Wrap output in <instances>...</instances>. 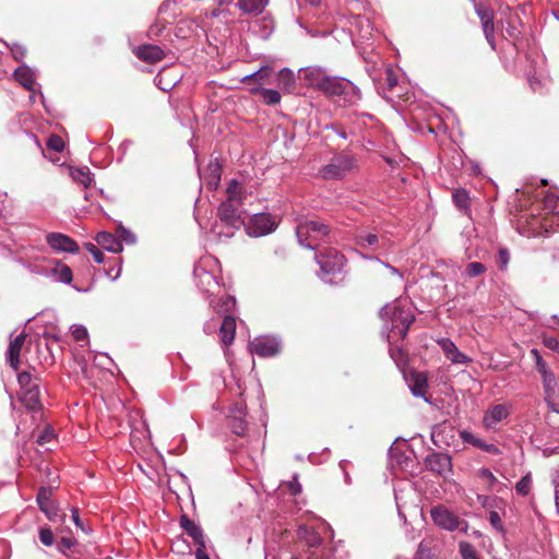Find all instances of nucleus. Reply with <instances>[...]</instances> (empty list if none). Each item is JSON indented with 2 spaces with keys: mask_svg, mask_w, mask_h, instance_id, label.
I'll return each mask as SVG.
<instances>
[{
  "mask_svg": "<svg viewBox=\"0 0 559 559\" xmlns=\"http://www.w3.org/2000/svg\"><path fill=\"white\" fill-rule=\"evenodd\" d=\"M438 345L442 348L445 357L454 364H467L471 361L465 354L461 353L450 338H441Z\"/></svg>",
  "mask_w": 559,
  "mask_h": 559,
  "instance_id": "nucleus-17",
  "label": "nucleus"
},
{
  "mask_svg": "<svg viewBox=\"0 0 559 559\" xmlns=\"http://www.w3.org/2000/svg\"><path fill=\"white\" fill-rule=\"evenodd\" d=\"M430 515L433 523L444 530L455 531L460 528L461 524H464L462 530L466 531L468 525L466 522L460 521V519L448 510L443 506H436L430 510Z\"/></svg>",
  "mask_w": 559,
  "mask_h": 559,
  "instance_id": "nucleus-6",
  "label": "nucleus"
},
{
  "mask_svg": "<svg viewBox=\"0 0 559 559\" xmlns=\"http://www.w3.org/2000/svg\"><path fill=\"white\" fill-rule=\"evenodd\" d=\"M53 274L57 276V280L64 284H70L72 282V271L66 265L61 264L53 269Z\"/></svg>",
  "mask_w": 559,
  "mask_h": 559,
  "instance_id": "nucleus-33",
  "label": "nucleus"
},
{
  "mask_svg": "<svg viewBox=\"0 0 559 559\" xmlns=\"http://www.w3.org/2000/svg\"><path fill=\"white\" fill-rule=\"evenodd\" d=\"M415 318L413 314L403 311L402 309L394 307L392 312L393 328L389 337L399 336L405 338L408 332L409 325L414 322Z\"/></svg>",
  "mask_w": 559,
  "mask_h": 559,
  "instance_id": "nucleus-10",
  "label": "nucleus"
},
{
  "mask_svg": "<svg viewBox=\"0 0 559 559\" xmlns=\"http://www.w3.org/2000/svg\"><path fill=\"white\" fill-rule=\"evenodd\" d=\"M17 382L21 388L20 400L26 408L32 412L41 408L40 390L38 377H33L31 372L23 371L17 374Z\"/></svg>",
  "mask_w": 559,
  "mask_h": 559,
  "instance_id": "nucleus-2",
  "label": "nucleus"
},
{
  "mask_svg": "<svg viewBox=\"0 0 559 559\" xmlns=\"http://www.w3.org/2000/svg\"><path fill=\"white\" fill-rule=\"evenodd\" d=\"M312 86L328 96H340L345 93L348 83L340 78L317 74L311 81Z\"/></svg>",
  "mask_w": 559,
  "mask_h": 559,
  "instance_id": "nucleus-7",
  "label": "nucleus"
},
{
  "mask_svg": "<svg viewBox=\"0 0 559 559\" xmlns=\"http://www.w3.org/2000/svg\"><path fill=\"white\" fill-rule=\"evenodd\" d=\"M246 407L242 402H238L230 411L229 426L237 436H245L247 431Z\"/></svg>",
  "mask_w": 559,
  "mask_h": 559,
  "instance_id": "nucleus-14",
  "label": "nucleus"
},
{
  "mask_svg": "<svg viewBox=\"0 0 559 559\" xmlns=\"http://www.w3.org/2000/svg\"><path fill=\"white\" fill-rule=\"evenodd\" d=\"M357 240L361 248L376 247L379 243V237L376 234H360Z\"/></svg>",
  "mask_w": 559,
  "mask_h": 559,
  "instance_id": "nucleus-37",
  "label": "nucleus"
},
{
  "mask_svg": "<svg viewBox=\"0 0 559 559\" xmlns=\"http://www.w3.org/2000/svg\"><path fill=\"white\" fill-rule=\"evenodd\" d=\"M480 450H483L487 453H490V454H496V455L501 453L500 449L497 445L491 444V443L490 444L486 443L485 441L483 442Z\"/></svg>",
  "mask_w": 559,
  "mask_h": 559,
  "instance_id": "nucleus-57",
  "label": "nucleus"
},
{
  "mask_svg": "<svg viewBox=\"0 0 559 559\" xmlns=\"http://www.w3.org/2000/svg\"><path fill=\"white\" fill-rule=\"evenodd\" d=\"M509 415L508 408L502 404H497L489 408L484 416V425L491 428Z\"/></svg>",
  "mask_w": 559,
  "mask_h": 559,
  "instance_id": "nucleus-23",
  "label": "nucleus"
},
{
  "mask_svg": "<svg viewBox=\"0 0 559 559\" xmlns=\"http://www.w3.org/2000/svg\"><path fill=\"white\" fill-rule=\"evenodd\" d=\"M216 328H217V323L214 320H210V321L205 322L203 329L206 334H212L215 332Z\"/></svg>",
  "mask_w": 559,
  "mask_h": 559,
  "instance_id": "nucleus-60",
  "label": "nucleus"
},
{
  "mask_svg": "<svg viewBox=\"0 0 559 559\" xmlns=\"http://www.w3.org/2000/svg\"><path fill=\"white\" fill-rule=\"evenodd\" d=\"M452 199L455 205L460 210H467L469 207V195L468 192L464 189H456L452 193Z\"/></svg>",
  "mask_w": 559,
  "mask_h": 559,
  "instance_id": "nucleus-31",
  "label": "nucleus"
},
{
  "mask_svg": "<svg viewBox=\"0 0 559 559\" xmlns=\"http://www.w3.org/2000/svg\"><path fill=\"white\" fill-rule=\"evenodd\" d=\"M543 202L545 209L549 210L550 212H555L558 207L559 197L555 193H547L544 197Z\"/></svg>",
  "mask_w": 559,
  "mask_h": 559,
  "instance_id": "nucleus-45",
  "label": "nucleus"
},
{
  "mask_svg": "<svg viewBox=\"0 0 559 559\" xmlns=\"http://www.w3.org/2000/svg\"><path fill=\"white\" fill-rule=\"evenodd\" d=\"M71 334L78 342L85 341L88 335L86 328L83 325H73Z\"/></svg>",
  "mask_w": 559,
  "mask_h": 559,
  "instance_id": "nucleus-47",
  "label": "nucleus"
},
{
  "mask_svg": "<svg viewBox=\"0 0 559 559\" xmlns=\"http://www.w3.org/2000/svg\"><path fill=\"white\" fill-rule=\"evenodd\" d=\"M278 341L274 336L261 335L250 342L249 348L253 355L262 358L273 357L278 352Z\"/></svg>",
  "mask_w": 559,
  "mask_h": 559,
  "instance_id": "nucleus-9",
  "label": "nucleus"
},
{
  "mask_svg": "<svg viewBox=\"0 0 559 559\" xmlns=\"http://www.w3.org/2000/svg\"><path fill=\"white\" fill-rule=\"evenodd\" d=\"M84 247L93 255L94 261L96 263L100 264V263L104 262V253L102 252V250L97 246H95L92 242H86L84 245Z\"/></svg>",
  "mask_w": 559,
  "mask_h": 559,
  "instance_id": "nucleus-46",
  "label": "nucleus"
},
{
  "mask_svg": "<svg viewBox=\"0 0 559 559\" xmlns=\"http://www.w3.org/2000/svg\"><path fill=\"white\" fill-rule=\"evenodd\" d=\"M285 486L293 496H297L302 491L301 485L298 483L296 475H293V479L286 481Z\"/></svg>",
  "mask_w": 559,
  "mask_h": 559,
  "instance_id": "nucleus-48",
  "label": "nucleus"
},
{
  "mask_svg": "<svg viewBox=\"0 0 559 559\" xmlns=\"http://www.w3.org/2000/svg\"><path fill=\"white\" fill-rule=\"evenodd\" d=\"M46 241L51 249L58 252L76 253L79 251L75 240L61 233H49L46 236Z\"/></svg>",
  "mask_w": 559,
  "mask_h": 559,
  "instance_id": "nucleus-12",
  "label": "nucleus"
},
{
  "mask_svg": "<svg viewBox=\"0 0 559 559\" xmlns=\"http://www.w3.org/2000/svg\"><path fill=\"white\" fill-rule=\"evenodd\" d=\"M51 489L41 487L37 493V503L41 512L46 514L48 520L52 523L63 524L66 521V514H59V510L53 501L50 499Z\"/></svg>",
  "mask_w": 559,
  "mask_h": 559,
  "instance_id": "nucleus-8",
  "label": "nucleus"
},
{
  "mask_svg": "<svg viewBox=\"0 0 559 559\" xmlns=\"http://www.w3.org/2000/svg\"><path fill=\"white\" fill-rule=\"evenodd\" d=\"M76 545V540L73 539V538H70V537H62L60 539V542L58 543V550L68 556V557H72L71 554H69L68 551L74 547Z\"/></svg>",
  "mask_w": 559,
  "mask_h": 559,
  "instance_id": "nucleus-42",
  "label": "nucleus"
},
{
  "mask_svg": "<svg viewBox=\"0 0 559 559\" xmlns=\"http://www.w3.org/2000/svg\"><path fill=\"white\" fill-rule=\"evenodd\" d=\"M195 558L197 559H210L207 552H206V546L205 543L202 544V546H198L195 550Z\"/></svg>",
  "mask_w": 559,
  "mask_h": 559,
  "instance_id": "nucleus-58",
  "label": "nucleus"
},
{
  "mask_svg": "<svg viewBox=\"0 0 559 559\" xmlns=\"http://www.w3.org/2000/svg\"><path fill=\"white\" fill-rule=\"evenodd\" d=\"M356 166L355 158L349 154H338L321 169V177L325 180L342 179Z\"/></svg>",
  "mask_w": 559,
  "mask_h": 559,
  "instance_id": "nucleus-3",
  "label": "nucleus"
},
{
  "mask_svg": "<svg viewBox=\"0 0 559 559\" xmlns=\"http://www.w3.org/2000/svg\"><path fill=\"white\" fill-rule=\"evenodd\" d=\"M509 262V252L507 249H500L499 251V263L501 267H506Z\"/></svg>",
  "mask_w": 559,
  "mask_h": 559,
  "instance_id": "nucleus-59",
  "label": "nucleus"
},
{
  "mask_svg": "<svg viewBox=\"0 0 559 559\" xmlns=\"http://www.w3.org/2000/svg\"><path fill=\"white\" fill-rule=\"evenodd\" d=\"M71 516H72V521L74 522V524L81 528L83 532H85V527L83 525V522L81 521L80 519V514H79V510L76 508H72L71 510Z\"/></svg>",
  "mask_w": 559,
  "mask_h": 559,
  "instance_id": "nucleus-55",
  "label": "nucleus"
},
{
  "mask_svg": "<svg viewBox=\"0 0 559 559\" xmlns=\"http://www.w3.org/2000/svg\"><path fill=\"white\" fill-rule=\"evenodd\" d=\"M425 465L427 469L438 475H443L452 469L451 456L440 452L429 454L425 459Z\"/></svg>",
  "mask_w": 559,
  "mask_h": 559,
  "instance_id": "nucleus-13",
  "label": "nucleus"
},
{
  "mask_svg": "<svg viewBox=\"0 0 559 559\" xmlns=\"http://www.w3.org/2000/svg\"><path fill=\"white\" fill-rule=\"evenodd\" d=\"M195 277L199 280V285L203 286L202 289L206 293H213L215 287H218V283L215 276L205 271L204 269H197L194 271Z\"/></svg>",
  "mask_w": 559,
  "mask_h": 559,
  "instance_id": "nucleus-25",
  "label": "nucleus"
},
{
  "mask_svg": "<svg viewBox=\"0 0 559 559\" xmlns=\"http://www.w3.org/2000/svg\"><path fill=\"white\" fill-rule=\"evenodd\" d=\"M532 354L536 356V359H537V369L538 371L543 374V377L545 376V372H549L546 368V364L545 361H543L542 357L539 356L538 354V350L537 349H533L532 350Z\"/></svg>",
  "mask_w": 559,
  "mask_h": 559,
  "instance_id": "nucleus-54",
  "label": "nucleus"
},
{
  "mask_svg": "<svg viewBox=\"0 0 559 559\" xmlns=\"http://www.w3.org/2000/svg\"><path fill=\"white\" fill-rule=\"evenodd\" d=\"M219 181H221L219 168L217 166H215L212 170V174L210 176V180L207 181V185L211 188L216 189L219 185Z\"/></svg>",
  "mask_w": 559,
  "mask_h": 559,
  "instance_id": "nucleus-51",
  "label": "nucleus"
},
{
  "mask_svg": "<svg viewBox=\"0 0 559 559\" xmlns=\"http://www.w3.org/2000/svg\"><path fill=\"white\" fill-rule=\"evenodd\" d=\"M71 177L84 188H88L93 182V178L87 169L75 168L71 170Z\"/></svg>",
  "mask_w": 559,
  "mask_h": 559,
  "instance_id": "nucleus-30",
  "label": "nucleus"
},
{
  "mask_svg": "<svg viewBox=\"0 0 559 559\" xmlns=\"http://www.w3.org/2000/svg\"><path fill=\"white\" fill-rule=\"evenodd\" d=\"M543 384L546 393V400L551 399L555 395V389L557 385V381L552 372H545V376L543 377Z\"/></svg>",
  "mask_w": 559,
  "mask_h": 559,
  "instance_id": "nucleus-32",
  "label": "nucleus"
},
{
  "mask_svg": "<svg viewBox=\"0 0 559 559\" xmlns=\"http://www.w3.org/2000/svg\"><path fill=\"white\" fill-rule=\"evenodd\" d=\"M181 528L194 540L198 546L205 543L203 531L199 524L190 520L186 514L180 516Z\"/></svg>",
  "mask_w": 559,
  "mask_h": 559,
  "instance_id": "nucleus-18",
  "label": "nucleus"
},
{
  "mask_svg": "<svg viewBox=\"0 0 559 559\" xmlns=\"http://www.w3.org/2000/svg\"><path fill=\"white\" fill-rule=\"evenodd\" d=\"M465 272L469 277H476L486 272V266L480 262H471Z\"/></svg>",
  "mask_w": 559,
  "mask_h": 559,
  "instance_id": "nucleus-43",
  "label": "nucleus"
},
{
  "mask_svg": "<svg viewBox=\"0 0 559 559\" xmlns=\"http://www.w3.org/2000/svg\"><path fill=\"white\" fill-rule=\"evenodd\" d=\"M532 486V477L530 474L523 476L515 485V490L519 495L525 497L530 493Z\"/></svg>",
  "mask_w": 559,
  "mask_h": 559,
  "instance_id": "nucleus-35",
  "label": "nucleus"
},
{
  "mask_svg": "<svg viewBox=\"0 0 559 559\" xmlns=\"http://www.w3.org/2000/svg\"><path fill=\"white\" fill-rule=\"evenodd\" d=\"M25 340H26V334L21 333L20 335H17L13 340H11L9 347H8L7 359L10 364V366L15 371H17L20 368V364H21L20 354H21L22 347L25 343Z\"/></svg>",
  "mask_w": 559,
  "mask_h": 559,
  "instance_id": "nucleus-16",
  "label": "nucleus"
},
{
  "mask_svg": "<svg viewBox=\"0 0 559 559\" xmlns=\"http://www.w3.org/2000/svg\"><path fill=\"white\" fill-rule=\"evenodd\" d=\"M235 305H236V299L233 296H226L223 299L222 307L224 308L225 311H230L234 309Z\"/></svg>",
  "mask_w": 559,
  "mask_h": 559,
  "instance_id": "nucleus-56",
  "label": "nucleus"
},
{
  "mask_svg": "<svg viewBox=\"0 0 559 559\" xmlns=\"http://www.w3.org/2000/svg\"><path fill=\"white\" fill-rule=\"evenodd\" d=\"M250 237H262L275 230L277 224L269 213L253 214L242 224Z\"/></svg>",
  "mask_w": 559,
  "mask_h": 559,
  "instance_id": "nucleus-4",
  "label": "nucleus"
},
{
  "mask_svg": "<svg viewBox=\"0 0 559 559\" xmlns=\"http://www.w3.org/2000/svg\"><path fill=\"white\" fill-rule=\"evenodd\" d=\"M46 145L48 150L60 153L63 151L64 142L60 135L51 134L49 135Z\"/></svg>",
  "mask_w": 559,
  "mask_h": 559,
  "instance_id": "nucleus-38",
  "label": "nucleus"
},
{
  "mask_svg": "<svg viewBox=\"0 0 559 559\" xmlns=\"http://www.w3.org/2000/svg\"><path fill=\"white\" fill-rule=\"evenodd\" d=\"M39 540L45 546H51L55 542V536L50 527L44 526L39 530Z\"/></svg>",
  "mask_w": 559,
  "mask_h": 559,
  "instance_id": "nucleus-44",
  "label": "nucleus"
},
{
  "mask_svg": "<svg viewBox=\"0 0 559 559\" xmlns=\"http://www.w3.org/2000/svg\"><path fill=\"white\" fill-rule=\"evenodd\" d=\"M449 428L451 431H452V427L449 425H447L445 423H443L439 428L438 430H435L433 431V437L437 436L439 437L441 435V432L445 431V429Z\"/></svg>",
  "mask_w": 559,
  "mask_h": 559,
  "instance_id": "nucleus-64",
  "label": "nucleus"
},
{
  "mask_svg": "<svg viewBox=\"0 0 559 559\" xmlns=\"http://www.w3.org/2000/svg\"><path fill=\"white\" fill-rule=\"evenodd\" d=\"M297 535L309 547H318L321 544L320 535L309 526H299Z\"/></svg>",
  "mask_w": 559,
  "mask_h": 559,
  "instance_id": "nucleus-26",
  "label": "nucleus"
},
{
  "mask_svg": "<svg viewBox=\"0 0 559 559\" xmlns=\"http://www.w3.org/2000/svg\"><path fill=\"white\" fill-rule=\"evenodd\" d=\"M267 0H238V8L245 13L259 14L263 11Z\"/></svg>",
  "mask_w": 559,
  "mask_h": 559,
  "instance_id": "nucleus-28",
  "label": "nucleus"
},
{
  "mask_svg": "<svg viewBox=\"0 0 559 559\" xmlns=\"http://www.w3.org/2000/svg\"><path fill=\"white\" fill-rule=\"evenodd\" d=\"M477 475L479 479L486 483L488 489H492L493 485L497 483V478L488 468H480Z\"/></svg>",
  "mask_w": 559,
  "mask_h": 559,
  "instance_id": "nucleus-40",
  "label": "nucleus"
},
{
  "mask_svg": "<svg viewBox=\"0 0 559 559\" xmlns=\"http://www.w3.org/2000/svg\"><path fill=\"white\" fill-rule=\"evenodd\" d=\"M11 52H12L13 58L16 61H21L26 55V49L24 46H22L20 44H13L11 46Z\"/></svg>",
  "mask_w": 559,
  "mask_h": 559,
  "instance_id": "nucleus-49",
  "label": "nucleus"
},
{
  "mask_svg": "<svg viewBox=\"0 0 559 559\" xmlns=\"http://www.w3.org/2000/svg\"><path fill=\"white\" fill-rule=\"evenodd\" d=\"M97 243L110 252H119L122 250L121 242L110 233L102 231L96 236Z\"/></svg>",
  "mask_w": 559,
  "mask_h": 559,
  "instance_id": "nucleus-24",
  "label": "nucleus"
},
{
  "mask_svg": "<svg viewBox=\"0 0 559 559\" xmlns=\"http://www.w3.org/2000/svg\"><path fill=\"white\" fill-rule=\"evenodd\" d=\"M13 76L27 91H35V73L27 66L23 64L16 68Z\"/></svg>",
  "mask_w": 559,
  "mask_h": 559,
  "instance_id": "nucleus-22",
  "label": "nucleus"
},
{
  "mask_svg": "<svg viewBox=\"0 0 559 559\" xmlns=\"http://www.w3.org/2000/svg\"><path fill=\"white\" fill-rule=\"evenodd\" d=\"M484 35L486 37V40L491 46L492 49L496 47V40H495V24L493 20L490 22H484L481 23Z\"/></svg>",
  "mask_w": 559,
  "mask_h": 559,
  "instance_id": "nucleus-39",
  "label": "nucleus"
},
{
  "mask_svg": "<svg viewBox=\"0 0 559 559\" xmlns=\"http://www.w3.org/2000/svg\"><path fill=\"white\" fill-rule=\"evenodd\" d=\"M250 93L253 95L259 94L261 99L267 105L280 103V92L275 90L265 88L264 86H255L250 90Z\"/></svg>",
  "mask_w": 559,
  "mask_h": 559,
  "instance_id": "nucleus-27",
  "label": "nucleus"
},
{
  "mask_svg": "<svg viewBox=\"0 0 559 559\" xmlns=\"http://www.w3.org/2000/svg\"><path fill=\"white\" fill-rule=\"evenodd\" d=\"M163 79H164V74L160 73L156 76V81L158 82V86L163 90V91H168L170 90L173 86H174V83H168L166 85H163Z\"/></svg>",
  "mask_w": 559,
  "mask_h": 559,
  "instance_id": "nucleus-62",
  "label": "nucleus"
},
{
  "mask_svg": "<svg viewBox=\"0 0 559 559\" xmlns=\"http://www.w3.org/2000/svg\"><path fill=\"white\" fill-rule=\"evenodd\" d=\"M531 228L533 230V233L535 234H538L539 233V228H545L546 229V226L542 225V222L539 218H536L534 217L532 223H531Z\"/></svg>",
  "mask_w": 559,
  "mask_h": 559,
  "instance_id": "nucleus-61",
  "label": "nucleus"
},
{
  "mask_svg": "<svg viewBox=\"0 0 559 559\" xmlns=\"http://www.w3.org/2000/svg\"><path fill=\"white\" fill-rule=\"evenodd\" d=\"M236 334V320L231 316H225L219 324V340L222 345L229 346Z\"/></svg>",
  "mask_w": 559,
  "mask_h": 559,
  "instance_id": "nucleus-19",
  "label": "nucleus"
},
{
  "mask_svg": "<svg viewBox=\"0 0 559 559\" xmlns=\"http://www.w3.org/2000/svg\"><path fill=\"white\" fill-rule=\"evenodd\" d=\"M532 354L536 356V359H537V369L538 371L543 374V377L545 376V372H549L546 368V364L545 361H543L542 357L539 356L538 354V350L537 349H533L532 350Z\"/></svg>",
  "mask_w": 559,
  "mask_h": 559,
  "instance_id": "nucleus-53",
  "label": "nucleus"
},
{
  "mask_svg": "<svg viewBox=\"0 0 559 559\" xmlns=\"http://www.w3.org/2000/svg\"><path fill=\"white\" fill-rule=\"evenodd\" d=\"M317 261L320 264L321 272L331 275L340 273L343 270L346 258L336 249L328 248L317 255Z\"/></svg>",
  "mask_w": 559,
  "mask_h": 559,
  "instance_id": "nucleus-5",
  "label": "nucleus"
},
{
  "mask_svg": "<svg viewBox=\"0 0 559 559\" xmlns=\"http://www.w3.org/2000/svg\"><path fill=\"white\" fill-rule=\"evenodd\" d=\"M331 228L323 221L316 217L297 218L296 236L298 242L308 249L316 250L321 242L325 241Z\"/></svg>",
  "mask_w": 559,
  "mask_h": 559,
  "instance_id": "nucleus-1",
  "label": "nucleus"
},
{
  "mask_svg": "<svg viewBox=\"0 0 559 559\" xmlns=\"http://www.w3.org/2000/svg\"><path fill=\"white\" fill-rule=\"evenodd\" d=\"M282 91L290 92L295 87L294 73L288 69H282Z\"/></svg>",
  "mask_w": 559,
  "mask_h": 559,
  "instance_id": "nucleus-34",
  "label": "nucleus"
},
{
  "mask_svg": "<svg viewBox=\"0 0 559 559\" xmlns=\"http://www.w3.org/2000/svg\"><path fill=\"white\" fill-rule=\"evenodd\" d=\"M226 195L225 201L241 205L245 198L241 185L236 180H231L226 189Z\"/></svg>",
  "mask_w": 559,
  "mask_h": 559,
  "instance_id": "nucleus-29",
  "label": "nucleus"
},
{
  "mask_svg": "<svg viewBox=\"0 0 559 559\" xmlns=\"http://www.w3.org/2000/svg\"><path fill=\"white\" fill-rule=\"evenodd\" d=\"M405 379L412 393L417 397H425L428 388V377L425 372L411 370Z\"/></svg>",
  "mask_w": 559,
  "mask_h": 559,
  "instance_id": "nucleus-15",
  "label": "nucleus"
},
{
  "mask_svg": "<svg viewBox=\"0 0 559 559\" xmlns=\"http://www.w3.org/2000/svg\"><path fill=\"white\" fill-rule=\"evenodd\" d=\"M459 550L462 559H479L474 546L468 542H461L459 544Z\"/></svg>",
  "mask_w": 559,
  "mask_h": 559,
  "instance_id": "nucleus-36",
  "label": "nucleus"
},
{
  "mask_svg": "<svg viewBox=\"0 0 559 559\" xmlns=\"http://www.w3.org/2000/svg\"><path fill=\"white\" fill-rule=\"evenodd\" d=\"M272 79L277 81L280 79V73H276L272 68L270 67H262L258 71L246 75L242 81L249 82L254 81L259 84V86H263L265 84H270L272 82Z\"/></svg>",
  "mask_w": 559,
  "mask_h": 559,
  "instance_id": "nucleus-21",
  "label": "nucleus"
},
{
  "mask_svg": "<svg viewBox=\"0 0 559 559\" xmlns=\"http://www.w3.org/2000/svg\"><path fill=\"white\" fill-rule=\"evenodd\" d=\"M135 55L140 60L146 62H157L165 57L164 50L156 45H143L136 48Z\"/></svg>",
  "mask_w": 559,
  "mask_h": 559,
  "instance_id": "nucleus-20",
  "label": "nucleus"
},
{
  "mask_svg": "<svg viewBox=\"0 0 559 559\" xmlns=\"http://www.w3.org/2000/svg\"><path fill=\"white\" fill-rule=\"evenodd\" d=\"M460 436L462 438V440L466 443H469L472 445H474L475 448H478L480 449L481 445H483V442L484 440H481L480 438L476 437L473 432L471 431H467V430H462L460 432Z\"/></svg>",
  "mask_w": 559,
  "mask_h": 559,
  "instance_id": "nucleus-41",
  "label": "nucleus"
},
{
  "mask_svg": "<svg viewBox=\"0 0 559 559\" xmlns=\"http://www.w3.org/2000/svg\"><path fill=\"white\" fill-rule=\"evenodd\" d=\"M240 204L224 201L221 203L217 214L219 219L229 227L238 228L243 224L239 211Z\"/></svg>",
  "mask_w": 559,
  "mask_h": 559,
  "instance_id": "nucleus-11",
  "label": "nucleus"
},
{
  "mask_svg": "<svg viewBox=\"0 0 559 559\" xmlns=\"http://www.w3.org/2000/svg\"><path fill=\"white\" fill-rule=\"evenodd\" d=\"M550 261L552 263H559V248H552L550 251Z\"/></svg>",
  "mask_w": 559,
  "mask_h": 559,
  "instance_id": "nucleus-63",
  "label": "nucleus"
},
{
  "mask_svg": "<svg viewBox=\"0 0 559 559\" xmlns=\"http://www.w3.org/2000/svg\"><path fill=\"white\" fill-rule=\"evenodd\" d=\"M489 522L490 524L498 531H503L502 521L497 511H491L489 513Z\"/></svg>",
  "mask_w": 559,
  "mask_h": 559,
  "instance_id": "nucleus-52",
  "label": "nucleus"
},
{
  "mask_svg": "<svg viewBox=\"0 0 559 559\" xmlns=\"http://www.w3.org/2000/svg\"><path fill=\"white\" fill-rule=\"evenodd\" d=\"M477 14H478L481 23L490 22L495 17L493 12L491 10L487 9V8H484V7L477 8Z\"/></svg>",
  "mask_w": 559,
  "mask_h": 559,
  "instance_id": "nucleus-50",
  "label": "nucleus"
}]
</instances>
